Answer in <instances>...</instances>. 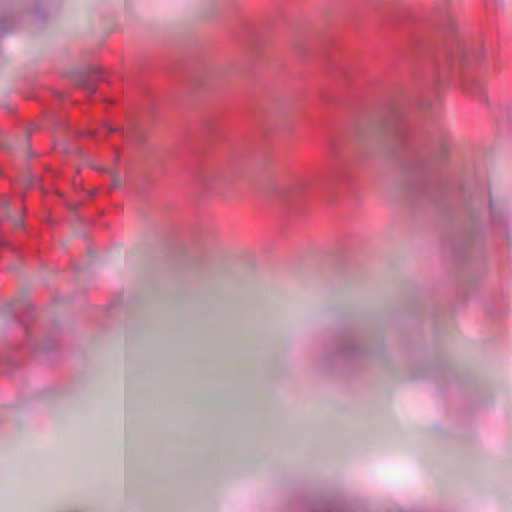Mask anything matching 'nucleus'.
I'll use <instances>...</instances> for the list:
<instances>
[{
	"label": "nucleus",
	"mask_w": 512,
	"mask_h": 512,
	"mask_svg": "<svg viewBox=\"0 0 512 512\" xmlns=\"http://www.w3.org/2000/svg\"><path fill=\"white\" fill-rule=\"evenodd\" d=\"M22 224H23V223H22V221H20V220H19V221H17V223H16V225H18V226H21Z\"/></svg>",
	"instance_id": "f257e3e1"
}]
</instances>
